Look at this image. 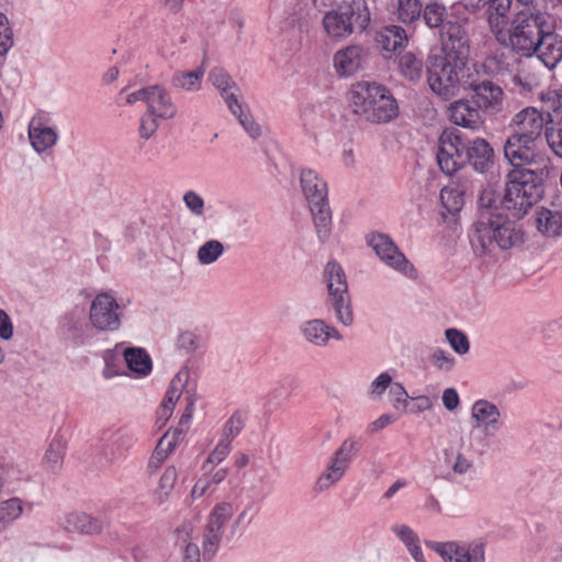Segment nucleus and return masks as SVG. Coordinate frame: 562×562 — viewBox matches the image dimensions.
Returning a JSON list of instances; mask_svg holds the SVG:
<instances>
[{"label":"nucleus","instance_id":"1","mask_svg":"<svg viewBox=\"0 0 562 562\" xmlns=\"http://www.w3.org/2000/svg\"><path fill=\"white\" fill-rule=\"evenodd\" d=\"M532 161H509L512 169L506 175L501 204L516 218L524 217L544 195V182L551 169L548 165L532 169Z\"/></svg>","mask_w":562,"mask_h":562},{"label":"nucleus","instance_id":"2","mask_svg":"<svg viewBox=\"0 0 562 562\" xmlns=\"http://www.w3.org/2000/svg\"><path fill=\"white\" fill-rule=\"evenodd\" d=\"M546 125L544 114L535 108H526L514 115L512 135L504 145V155L508 161L533 160L536 143L541 138Z\"/></svg>","mask_w":562,"mask_h":562},{"label":"nucleus","instance_id":"3","mask_svg":"<svg viewBox=\"0 0 562 562\" xmlns=\"http://www.w3.org/2000/svg\"><path fill=\"white\" fill-rule=\"evenodd\" d=\"M317 9L330 7L323 18V26L333 38H346L362 32L370 22L364 0H313Z\"/></svg>","mask_w":562,"mask_h":562},{"label":"nucleus","instance_id":"4","mask_svg":"<svg viewBox=\"0 0 562 562\" xmlns=\"http://www.w3.org/2000/svg\"><path fill=\"white\" fill-rule=\"evenodd\" d=\"M349 100L353 112L372 123H386L397 116L398 106L382 85L361 81L352 86Z\"/></svg>","mask_w":562,"mask_h":562},{"label":"nucleus","instance_id":"5","mask_svg":"<svg viewBox=\"0 0 562 562\" xmlns=\"http://www.w3.org/2000/svg\"><path fill=\"white\" fill-rule=\"evenodd\" d=\"M472 249L480 258L494 257L496 248L507 250L524 243V232L512 221L496 216L492 223L476 222L470 236Z\"/></svg>","mask_w":562,"mask_h":562},{"label":"nucleus","instance_id":"6","mask_svg":"<svg viewBox=\"0 0 562 562\" xmlns=\"http://www.w3.org/2000/svg\"><path fill=\"white\" fill-rule=\"evenodd\" d=\"M546 24L547 16L543 13L521 10L513 19L508 33L501 29L505 41L498 42L522 56L531 57L547 32Z\"/></svg>","mask_w":562,"mask_h":562},{"label":"nucleus","instance_id":"7","mask_svg":"<svg viewBox=\"0 0 562 562\" xmlns=\"http://www.w3.org/2000/svg\"><path fill=\"white\" fill-rule=\"evenodd\" d=\"M300 182L313 216L316 234L321 241H325L331 232V211L327 199V183L312 169L301 171Z\"/></svg>","mask_w":562,"mask_h":562},{"label":"nucleus","instance_id":"8","mask_svg":"<svg viewBox=\"0 0 562 562\" xmlns=\"http://www.w3.org/2000/svg\"><path fill=\"white\" fill-rule=\"evenodd\" d=\"M465 72L467 64L432 56L427 68V81L437 97L448 101L459 93Z\"/></svg>","mask_w":562,"mask_h":562},{"label":"nucleus","instance_id":"9","mask_svg":"<svg viewBox=\"0 0 562 562\" xmlns=\"http://www.w3.org/2000/svg\"><path fill=\"white\" fill-rule=\"evenodd\" d=\"M324 280L328 291L327 304L333 310L336 321L346 327H350L355 317L346 276L341 266L336 261L327 262L324 269Z\"/></svg>","mask_w":562,"mask_h":562},{"label":"nucleus","instance_id":"10","mask_svg":"<svg viewBox=\"0 0 562 562\" xmlns=\"http://www.w3.org/2000/svg\"><path fill=\"white\" fill-rule=\"evenodd\" d=\"M465 143L457 130H446L439 137L437 164L440 170L452 176L465 166Z\"/></svg>","mask_w":562,"mask_h":562},{"label":"nucleus","instance_id":"11","mask_svg":"<svg viewBox=\"0 0 562 562\" xmlns=\"http://www.w3.org/2000/svg\"><path fill=\"white\" fill-rule=\"evenodd\" d=\"M368 244L385 265L409 279L417 278V270L389 235L371 234L368 236Z\"/></svg>","mask_w":562,"mask_h":562},{"label":"nucleus","instance_id":"12","mask_svg":"<svg viewBox=\"0 0 562 562\" xmlns=\"http://www.w3.org/2000/svg\"><path fill=\"white\" fill-rule=\"evenodd\" d=\"M441 55L448 60L468 64L470 56V37L464 25L448 21L440 31Z\"/></svg>","mask_w":562,"mask_h":562},{"label":"nucleus","instance_id":"13","mask_svg":"<svg viewBox=\"0 0 562 562\" xmlns=\"http://www.w3.org/2000/svg\"><path fill=\"white\" fill-rule=\"evenodd\" d=\"M355 451L356 441L352 439L342 441L340 447L334 452L324 472L317 477L315 482V490L317 492L327 491L344 477Z\"/></svg>","mask_w":562,"mask_h":562},{"label":"nucleus","instance_id":"14","mask_svg":"<svg viewBox=\"0 0 562 562\" xmlns=\"http://www.w3.org/2000/svg\"><path fill=\"white\" fill-rule=\"evenodd\" d=\"M116 300L108 293L98 294L91 303L89 318L94 328L102 331H114L121 325Z\"/></svg>","mask_w":562,"mask_h":562},{"label":"nucleus","instance_id":"15","mask_svg":"<svg viewBox=\"0 0 562 562\" xmlns=\"http://www.w3.org/2000/svg\"><path fill=\"white\" fill-rule=\"evenodd\" d=\"M471 101L482 112L491 115L498 114L504 108V91L491 80L470 82Z\"/></svg>","mask_w":562,"mask_h":562},{"label":"nucleus","instance_id":"16","mask_svg":"<svg viewBox=\"0 0 562 562\" xmlns=\"http://www.w3.org/2000/svg\"><path fill=\"white\" fill-rule=\"evenodd\" d=\"M463 4L471 12L484 10L496 40L505 41V36L501 34V29L506 25L512 0H463Z\"/></svg>","mask_w":562,"mask_h":562},{"label":"nucleus","instance_id":"17","mask_svg":"<svg viewBox=\"0 0 562 562\" xmlns=\"http://www.w3.org/2000/svg\"><path fill=\"white\" fill-rule=\"evenodd\" d=\"M428 546L446 562H485L484 544L481 542L467 547L457 542H430Z\"/></svg>","mask_w":562,"mask_h":562},{"label":"nucleus","instance_id":"18","mask_svg":"<svg viewBox=\"0 0 562 562\" xmlns=\"http://www.w3.org/2000/svg\"><path fill=\"white\" fill-rule=\"evenodd\" d=\"M193 414V401L189 400L186 411L183 412L178 427L172 431H167L159 440L153 457L149 460V468L155 461L162 463L168 453L176 447L178 440L184 435Z\"/></svg>","mask_w":562,"mask_h":562},{"label":"nucleus","instance_id":"19","mask_svg":"<svg viewBox=\"0 0 562 562\" xmlns=\"http://www.w3.org/2000/svg\"><path fill=\"white\" fill-rule=\"evenodd\" d=\"M193 414V401L189 400L186 411L183 412L178 427L172 431H167L159 440L153 457L149 460V468L155 461L162 463L168 453L176 447L178 440L184 435Z\"/></svg>","mask_w":562,"mask_h":562},{"label":"nucleus","instance_id":"20","mask_svg":"<svg viewBox=\"0 0 562 562\" xmlns=\"http://www.w3.org/2000/svg\"><path fill=\"white\" fill-rule=\"evenodd\" d=\"M59 525L66 532L86 536L99 535L106 526L104 520L83 512L66 514L60 518Z\"/></svg>","mask_w":562,"mask_h":562},{"label":"nucleus","instance_id":"21","mask_svg":"<svg viewBox=\"0 0 562 562\" xmlns=\"http://www.w3.org/2000/svg\"><path fill=\"white\" fill-rule=\"evenodd\" d=\"M502 414L498 407L487 401L477 400L471 408V418L475 422V428H482L485 436L493 435L499 428Z\"/></svg>","mask_w":562,"mask_h":562},{"label":"nucleus","instance_id":"22","mask_svg":"<svg viewBox=\"0 0 562 562\" xmlns=\"http://www.w3.org/2000/svg\"><path fill=\"white\" fill-rule=\"evenodd\" d=\"M146 105V112L154 114L161 120H171L177 113V106L168 90L160 85L149 86Z\"/></svg>","mask_w":562,"mask_h":562},{"label":"nucleus","instance_id":"23","mask_svg":"<svg viewBox=\"0 0 562 562\" xmlns=\"http://www.w3.org/2000/svg\"><path fill=\"white\" fill-rule=\"evenodd\" d=\"M367 59V50L361 45H350L339 49L334 56V67L339 76H352Z\"/></svg>","mask_w":562,"mask_h":562},{"label":"nucleus","instance_id":"24","mask_svg":"<svg viewBox=\"0 0 562 562\" xmlns=\"http://www.w3.org/2000/svg\"><path fill=\"white\" fill-rule=\"evenodd\" d=\"M449 117L453 124L469 130H479L484 124L481 110L463 99L450 104Z\"/></svg>","mask_w":562,"mask_h":562},{"label":"nucleus","instance_id":"25","mask_svg":"<svg viewBox=\"0 0 562 562\" xmlns=\"http://www.w3.org/2000/svg\"><path fill=\"white\" fill-rule=\"evenodd\" d=\"M535 226L544 237L562 236V206L540 207L535 214Z\"/></svg>","mask_w":562,"mask_h":562},{"label":"nucleus","instance_id":"26","mask_svg":"<svg viewBox=\"0 0 562 562\" xmlns=\"http://www.w3.org/2000/svg\"><path fill=\"white\" fill-rule=\"evenodd\" d=\"M211 83L220 90L222 98L233 114L240 110L236 92L239 90L231 76L223 68H213L209 74Z\"/></svg>","mask_w":562,"mask_h":562},{"label":"nucleus","instance_id":"27","mask_svg":"<svg viewBox=\"0 0 562 562\" xmlns=\"http://www.w3.org/2000/svg\"><path fill=\"white\" fill-rule=\"evenodd\" d=\"M465 165L470 164L476 171L485 172L494 162V150L483 138H475L465 144Z\"/></svg>","mask_w":562,"mask_h":562},{"label":"nucleus","instance_id":"28","mask_svg":"<svg viewBox=\"0 0 562 562\" xmlns=\"http://www.w3.org/2000/svg\"><path fill=\"white\" fill-rule=\"evenodd\" d=\"M302 333L307 341L319 347L327 346L330 338L335 340L342 339L341 334L336 329V327L319 318L304 323Z\"/></svg>","mask_w":562,"mask_h":562},{"label":"nucleus","instance_id":"29","mask_svg":"<svg viewBox=\"0 0 562 562\" xmlns=\"http://www.w3.org/2000/svg\"><path fill=\"white\" fill-rule=\"evenodd\" d=\"M536 53L548 69H553L562 60V36L547 30Z\"/></svg>","mask_w":562,"mask_h":562},{"label":"nucleus","instance_id":"30","mask_svg":"<svg viewBox=\"0 0 562 562\" xmlns=\"http://www.w3.org/2000/svg\"><path fill=\"white\" fill-rule=\"evenodd\" d=\"M550 116V126L546 128V139L552 153L562 158V95H559L554 102L552 114Z\"/></svg>","mask_w":562,"mask_h":562},{"label":"nucleus","instance_id":"31","mask_svg":"<svg viewBox=\"0 0 562 562\" xmlns=\"http://www.w3.org/2000/svg\"><path fill=\"white\" fill-rule=\"evenodd\" d=\"M29 137L33 148L37 153H43L52 147L57 140L56 132L41 123L31 122L29 127Z\"/></svg>","mask_w":562,"mask_h":562},{"label":"nucleus","instance_id":"32","mask_svg":"<svg viewBox=\"0 0 562 562\" xmlns=\"http://www.w3.org/2000/svg\"><path fill=\"white\" fill-rule=\"evenodd\" d=\"M398 69L407 80L419 81L424 74L423 58L412 52H405L398 57Z\"/></svg>","mask_w":562,"mask_h":562},{"label":"nucleus","instance_id":"33","mask_svg":"<svg viewBox=\"0 0 562 562\" xmlns=\"http://www.w3.org/2000/svg\"><path fill=\"white\" fill-rule=\"evenodd\" d=\"M124 359L130 370L138 374H147L151 370V360L142 348H126Z\"/></svg>","mask_w":562,"mask_h":562},{"label":"nucleus","instance_id":"34","mask_svg":"<svg viewBox=\"0 0 562 562\" xmlns=\"http://www.w3.org/2000/svg\"><path fill=\"white\" fill-rule=\"evenodd\" d=\"M204 72L205 70L203 67H199L192 71H178L172 77V85L173 87L186 91H199L201 89Z\"/></svg>","mask_w":562,"mask_h":562},{"label":"nucleus","instance_id":"35","mask_svg":"<svg viewBox=\"0 0 562 562\" xmlns=\"http://www.w3.org/2000/svg\"><path fill=\"white\" fill-rule=\"evenodd\" d=\"M379 42L385 50L392 52L407 43V35L403 27L398 25H389L379 34Z\"/></svg>","mask_w":562,"mask_h":562},{"label":"nucleus","instance_id":"36","mask_svg":"<svg viewBox=\"0 0 562 562\" xmlns=\"http://www.w3.org/2000/svg\"><path fill=\"white\" fill-rule=\"evenodd\" d=\"M448 12L445 5L437 2L426 4L423 11V20L430 29H442L447 23Z\"/></svg>","mask_w":562,"mask_h":562},{"label":"nucleus","instance_id":"37","mask_svg":"<svg viewBox=\"0 0 562 562\" xmlns=\"http://www.w3.org/2000/svg\"><path fill=\"white\" fill-rule=\"evenodd\" d=\"M497 205L495 193L492 190H484L479 198V213L480 217L477 222L492 223L495 221Z\"/></svg>","mask_w":562,"mask_h":562},{"label":"nucleus","instance_id":"38","mask_svg":"<svg viewBox=\"0 0 562 562\" xmlns=\"http://www.w3.org/2000/svg\"><path fill=\"white\" fill-rule=\"evenodd\" d=\"M178 473L175 467H168L162 475L160 476L159 484L155 491V498L158 504H164L170 496L175 483L177 481Z\"/></svg>","mask_w":562,"mask_h":562},{"label":"nucleus","instance_id":"39","mask_svg":"<svg viewBox=\"0 0 562 562\" xmlns=\"http://www.w3.org/2000/svg\"><path fill=\"white\" fill-rule=\"evenodd\" d=\"M442 207L451 215L461 211L464 204L463 192L457 188H443L440 192Z\"/></svg>","mask_w":562,"mask_h":562},{"label":"nucleus","instance_id":"40","mask_svg":"<svg viewBox=\"0 0 562 562\" xmlns=\"http://www.w3.org/2000/svg\"><path fill=\"white\" fill-rule=\"evenodd\" d=\"M66 450V441L61 438H54L45 452V462L52 471H57L61 464Z\"/></svg>","mask_w":562,"mask_h":562},{"label":"nucleus","instance_id":"41","mask_svg":"<svg viewBox=\"0 0 562 562\" xmlns=\"http://www.w3.org/2000/svg\"><path fill=\"white\" fill-rule=\"evenodd\" d=\"M224 252V245L216 239L204 243L198 250L196 257L201 265L215 262Z\"/></svg>","mask_w":562,"mask_h":562},{"label":"nucleus","instance_id":"42","mask_svg":"<svg viewBox=\"0 0 562 562\" xmlns=\"http://www.w3.org/2000/svg\"><path fill=\"white\" fill-rule=\"evenodd\" d=\"M189 373L187 371H179L170 381L165 400L162 404L171 405L175 407L184 390Z\"/></svg>","mask_w":562,"mask_h":562},{"label":"nucleus","instance_id":"43","mask_svg":"<svg viewBox=\"0 0 562 562\" xmlns=\"http://www.w3.org/2000/svg\"><path fill=\"white\" fill-rule=\"evenodd\" d=\"M397 14L403 23H413L422 14V3L419 0H398Z\"/></svg>","mask_w":562,"mask_h":562},{"label":"nucleus","instance_id":"44","mask_svg":"<svg viewBox=\"0 0 562 562\" xmlns=\"http://www.w3.org/2000/svg\"><path fill=\"white\" fill-rule=\"evenodd\" d=\"M22 512V501L18 497H13L0 503V524L7 525L18 519Z\"/></svg>","mask_w":562,"mask_h":562},{"label":"nucleus","instance_id":"45","mask_svg":"<svg viewBox=\"0 0 562 562\" xmlns=\"http://www.w3.org/2000/svg\"><path fill=\"white\" fill-rule=\"evenodd\" d=\"M445 336L454 352L461 356L469 352L470 341L464 333L457 328H448Z\"/></svg>","mask_w":562,"mask_h":562},{"label":"nucleus","instance_id":"46","mask_svg":"<svg viewBox=\"0 0 562 562\" xmlns=\"http://www.w3.org/2000/svg\"><path fill=\"white\" fill-rule=\"evenodd\" d=\"M234 514V506L232 503L222 502L214 506L211 510L207 520L213 525H218L224 528L225 524Z\"/></svg>","mask_w":562,"mask_h":562},{"label":"nucleus","instance_id":"47","mask_svg":"<svg viewBox=\"0 0 562 562\" xmlns=\"http://www.w3.org/2000/svg\"><path fill=\"white\" fill-rule=\"evenodd\" d=\"M160 120H161L160 117H158L154 114H150L148 112H145L140 117V123H139V128H138L139 137L144 140L150 139L156 134L157 130L159 128Z\"/></svg>","mask_w":562,"mask_h":562},{"label":"nucleus","instance_id":"48","mask_svg":"<svg viewBox=\"0 0 562 562\" xmlns=\"http://www.w3.org/2000/svg\"><path fill=\"white\" fill-rule=\"evenodd\" d=\"M13 46V31L5 14L0 13V56H4Z\"/></svg>","mask_w":562,"mask_h":562},{"label":"nucleus","instance_id":"49","mask_svg":"<svg viewBox=\"0 0 562 562\" xmlns=\"http://www.w3.org/2000/svg\"><path fill=\"white\" fill-rule=\"evenodd\" d=\"M229 451L231 445L226 440H221L203 464V470L207 472L210 467L220 464L228 456Z\"/></svg>","mask_w":562,"mask_h":562},{"label":"nucleus","instance_id":"50","mask_svg":"<svg viewBox=\"0 0 562 562\" xmlns=\"http://www.w3.org/2000/svg\"><path fill=\"white\" fill-rule=\"evenodd\" d=\"M392 531L403 541L408 551L419 543L415 531L406 525H394Z\"/></svg>","mask_w":562,"mask_h":562},{"label":"nucleus","instance_id":"51","mask_svg":"<svg viewBox=\"0 0 562 562\" xmlns=\"http://www.w3.org/2000/svg\"><path fill=\"white\" fill-rule=\"evenodd\" d=\"M244 427V420L239 414H234L226 423L223 430V438L228 445L232 443L233 439L241 431Z\"/></svg>","mask_w":562,"mask_h":562},{"label":"nucleus","instance_id":"52","mask_svg":"<svg viewBox=\"0 0 562 562\" xmlns=\"http://www.w3.org/2000/svg\"><path fill=\"white\" fill-rule=\"evenodd\" d=\"M234 115L238 119L240 125L245 128L250 137L258 138L260 136V126L254 121L251 115L245 113L241 108L240 110H237V114Z\"/></svg>","mask_w":562,"mask_h":562},{"label":"nucleus","instance_id":"53","mask_svg":"<svg viewBox=\"0 0 562 562\" xmlns=\"http://www.w3.org/2000/svg\"><path fill=\"white\" fill-rule=\"evenodd\" d=\"M222 539L218 538L216 535H209L206 532H203V541H202V557L204 560H212L215 555L220 543Z\"/></svg>","mask_w":562,"mask_h":562},{"label":"nucleus","instance_id":"54","mask_svg":"<svg viewBox=\"0 0 562 562\" xmlns=\"http://www.w3.org/2000/svg\"><path fill=\"white\" fill-rule=\"evenodd\" d=\"M430 359L432 364L442 371H450L456 364L454 358L441 349L434 351Z\"/></svg>","mask_w":562,"mask_h":562},{"label":"nucleus","instance_id":"55","mask_svg":"<svg viewBox=\"0 0 562 562\" xmlns=\"http://www.w3.org/2000/svg\"><path fill=\"white\" fill-rule=\"evenodd\" d=\"M193 527L191 522L184 521L175 530L176 543L180 548L187 547V544H193L192 542Z\"/></svg>","mask_w":562,"mask_h":562},{"label":"nucleus","instance_id":"56","mask_svg":"<svg viewBox=\"0 0 562 562\" xmlns=\"http://www.w3.org/2000/svg\"><path fill=\"white\" fill-rule=\"evenodd\" d=\"M487 66L497 75H503L509 70L510 63L505 53H496L487 59Z\"/></svg>","mask_w":562,"mask_h":562},{"label":"nucleus","instance_id":"57","mask_svg":"<svg viewBox=\"0 0 562 562\" xmlns=\"http://www.w3.org/2000/svg\"><path fill=\"white\" fill-rule=\"evenodd\" d=\"M392 376L387 372L381 373L372 383L370 395L380 397L392 384Z\"/></svg>","mask_w":562,"mask_h":562},{"label":"nucleus","instance_id":"58","mask_svg":"<svg viewBox=\"0 0 562 562\" xmlns=\"http://www.w3.org/2000/svg\"><path fill=\"white\" fill-rule=\"evenodd\" d=\"M183 202L187 207L195 215H202L204 212V201L203 199L195 193L194 191H188L183 195Z\"/></svg>","mask_w":562,"mask_h":562},{"label":"nucleus","instance_id":"59","mask_svg":"<svg viewBox=\"0 0 562 562\" xmlns=\"http://www.w3.org/2000/svg\"><path fill=\"white\" fill-rule=\"evenodd\" d=\"M390 396H392L394 400V403H393L394 408H398L400 405L405 406L407 403V400L409 398L405 387L398 382L391 384Z\"/></svg>","mask_w":562,"mask_h":562},{"label":"nucleus","instance_id":"60","mask_svg":"<svg viewBox=\"0 0 562 562\" xmlns=\"http://www.w3.org/2000/svg\"><path fill=\"white\" fill-rule=\"evenodd\" d=\"M179 348L191 352L196 349V336L191 331H183L178 337Z\"/></svg>","mask_w":562,"mask_h":562},{"label":"nucleus","instance_id":"61","mask_svg":"<svg viewBox=\"0 0 562 562\" xmlns=\"http://www.w3.org/2000/svg\"><path fill=\"white\" fill-rule=\"evenodd\" d=\"M13 335V326L9 315L0 310V337L9 340Z\"/></svg>","mask_w":562,"mask_h":562},{"label":"nucleus","instance_id":"62","mask_svg":"<svg viewBox=\"0 0 562 562\" xmlns=\"http://www.w3.org/2000/svg\"><path fill=\"white\" fill-rule=\"evenodd\" d=\"M459 395L454 389H446L442 393V404L448 411H453L459 406Z\"/></svg>","mask_w":562,"mask_h":562},{"label":"nucleus","instance_id":"63","mask_svg":"<svg viewBox=\"0 0 562 562\" xmlns=\"http://www.w3.org/2000/svg\"><path fill=\"white\" fill-rule=\"evenodd\" d=\"M395 422V418L390 415V414H383L382 416H380L378 419H375L374 422H372L369 426H368V431L370 434H375L380 430H382L383 428H385L387 425L392 424Z\"/></svg>","mask_w":562,"mask_h":562},{"label":"nucleus","instance_id":"64","mask_svg":"<svg viewBox=\"0 0 562 562\" xmlns=\"http://www.w3.org/2000/svg\"><path fill=\"white\" fill-rule=\"evenodd\" d=\"M183 561L182 562H200L201 552L198 544H187L183 547Z\"/></svg>","mask_w":562,"mask_h":562}]
</instances>
